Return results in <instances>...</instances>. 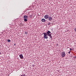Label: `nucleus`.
Here are the masks:
<instances>
[{"label":"nucleus","instance_id":"obj_1","mask_svg":"<svg viewBox=\"0 0 76 76\" xmlns=\"http://www.w3.org/2000/svg\"><path fill=\"white\" fill-rule=\"evenodd\" d=\"M43 34H44V38L45 39H48V36L50 37L51 39H52L53 37L51 36V32L50 31H48L47 33H43V34H42V35Z\"/></svg>","mask_w":76,"mask_h":76},{"label":"nucleus","instance_id":"obj_2","mask_svg":"<svg viewBox=\"0 0 76 76\" xmlns=\"http://www.w3.org/2000/svg\"><path fill=\"white\" fill-rule=\"evenodd\" d=\"M66 55V53H65V52L63 51L61 53V57H64Z\"/></svg>","mask_w":76,"mask_h":76},{"label":"nucleus","instance_id":"obj_3","mask_svg":"<svg viewBox=\"0 0 76 76\" xmlns=\"http://www.w3.org/2000/svg\"><path fill=\"white\" fill-rule=\"evenodd\" d=\"M48 19L49 21H51V20H52L53 18H52V17L51 16H49L48 18Z\"/></svg>","mask_w":76,"mask_h":76},{"label":"nucleus","instance_id":"obj_4","mask_svg":"<svg viewBox=\"0 0 76 76\" xmlns=\"http://www.w3.org/2000/svg\"><path fill=\"white\" fill-rule=\"evenodd\" d=\"M19 56L21 59H23V56L22 54L20 55Z\"/></svg>","mask_w":76,"mask_h":76},{"label":"nucleus","instance_id":"obj_5","mask_svg":"<svg viewBox=\"0 0 76 76\" xmlns=\"http://www.w3.org/2000/svg\"><path fill=\"white\" fill-rule=\"evenodd\" d=\"M48 15H46L44 16V18L45 19H48Z\"/></svg>","mask_w":76,"mask_h":76},{"label":"nucleus","instance_id":"obj_6","mask_svg":"<svg viewBox=\"0 0 76 76\" xmlns=\"http://www.w3.org/2000/svg\"><path fill=\"white\" fill-rule=\"evenodd\" d=\"M23 18L24 19H28V16L27 15H24L23 16Z\"/></svg>","mask_w":76,"mask_h":76},{"label":"nucleus","instance_id":"obj_7","mask_svg":"<svg viewBox=\"0 0 76 76\" xmlns=\"http://www.w3.org/2000/svg\"><path fill=\"white\" fill-rule=\"evenodd\" d=\"M42 22H45L46 21L45 19L44 18H42L41 20Z\"/></svg>","mask_w":76,"mask_h":76},{"label":"nucleus","instance_id":"obj_8","mask_svg":"<svg viewBox=\"0 0 76 76\" xmlns=\"http://www.w3.org/2000/svg\"><path fill=\"white\" fill-rule=\"evenodd\" d=\"M32 15H30L29 14H28V18H32Z\"/></svg>","mask_w":76,"mask_h":76},{"label":"nucleus","instance_id":"obj_9","mask_svg":"<svg viewBox=\"0 0 76 76\" xmlns=\"http://www.w3.org/2000/svg\"><path fill=\"white\" fill-rule=\"evenodd\" d=\"M23 19L24 22H27L28 21V19H26V18H24Z\"/></svg>","mask_w":76,"mask_h":76},{"label":"nucleus","instance_id":"obj_10","mask_svg":"<svg viewBox=\"0 0 76 76\" xmlns=\"http://www.w3.org/2000/svg\"><path fill=\"white\" fill-rule=\"evenodd\" d=\"M25 34H28V32H27V31H26V32H25Z\"/></svg>","mask_w":76,"mask_h":76},{"label":"nucleus","instance_id":"obj_11","mask_svg":"<svg viewBox=\"0 0 76 76\" xmlns=\"http://www.w3.org/2000/svg\"><path fill=\"white\" fill-rule=\"evenodd\" d=\"M7 41H8V42H10V40L9 39H8L7 40Z\"/></svg>","mask_w":76,"mask_h":76},{"label":"nucleus","instance_id":"obj_12","mask_svg":"<svg viewBox=\"0 0 76 76\" xmlns=\"http://www.w3.org/2000/svg\"><path fill=\"white\" fill-rule=\"evenodd\" d=\"M48 25L49 26L50 25V23H49L48 24Z\"/></svg>","mask_w":76,"mask_h":76},{"label":"nucleus","instance_id":"obj_13","mask_svg":"<svg viewBox=\"0 0 76 76\" xmlns=\"http://www.w3.org/2000/svg\"><path fill=\"white\" fill-rule=\"evenodd\" d=\"M70 52H71V51H70L68 52V53L69 54H70Z\"/></svg>","mask_w":76,"mask_h":76},{"label":"nucleus","instance_id":"obj_14","mask_svg":"<svg viewBox=\"0 0 76 76\" xmlns=\"http://www.w3.org/2000/svg\"><path fill=\"white\" fill-rule=\"evenodd\" d=\"M70 51H71V50H72V48H70Z\"/></svg>","mask_w":76,"mask_h":76},{"label":"nucleus","instance_id":"obj_15","mask_svg":"<svg viewBox=\"0 0 76 76\" xmlns=\"http://www.w3.org/2000/svg\"><path fill=\"white\" fill-rule=\"evenodd\" d=\"M14 45H15H15H16V44H14Z\"/></svg>","mask_w":76,"mask_h":76},{"label":"nucleus","instance_id":"obj_16","mask_svg":"<svg viewBox=\"0 0 76 76\" xmlns=\"http://www.w3.org/2000/svg\"><path fill=\"white\" fill-rule=\"evenodd\" d=\"M22 26H23V24H22Z\"/></svg>","mask_w":76,"mask_h":76},{"label":"nucleus","instance_id":"obj_17","mask_svg":"<svg viewBox=\"0 0 76 76\" xmlns=\"http://www.w3.org/2000/svg\"><path fill=\"white\" fill-rule=\"evenodd\" d=\"M0 54H1V53L0 52Z\"/></svg>","mask_w":76,"mask_h":76}]
</instances>
